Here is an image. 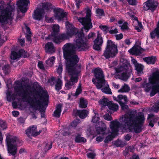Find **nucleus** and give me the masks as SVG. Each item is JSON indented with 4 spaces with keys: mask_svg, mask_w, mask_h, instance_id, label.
Instances as JSON below:
<instances>
[{
    "mask_svg": "<svg viewBox=\"0 0 159 159\" xmlns=\"http://www.w3.org/2000/svg\"><path fill=\"white\" fill-rule=\"evenodd\" d=\"M86 13L85 17H78V20L81 23L83 27L80 32L78 31L75 33L76 38L74 40V44L71 43H67L62 48L64 56L66 60V70L70 75V81L65 84V89H69L76 83L78 79L79 74L80 71V66L76 65L79 59L75 54V51L84 50L87 47L86 41L87 38L84 37L83 29L87 32L92 27L90 17L91 12L89 8L85 9Z\"/></svg>",
    "mask_w": 159,
    "mask_h": 159,
    "instance_id": "obj_1",
    "label": "nucleus"
},
{
    "mask_svg": "<svg viewBox=\"0 0 159 159\" xmlns=\"http://www.w3.org/2000/svg\"><path fill=\"white\" fill-rule=\"evenodd\" d=\"M145 120L142 113L139 112L136 114L135 112H131L130 114L128 113L123 116L120 118V121L121 125H120L119 122L115 120L110 122V129L105 135L108 134L104 142L105 143L111 141L117 134L119 129L120 127L123 131L134 132L139 133L142 130V126Z\"/></svg>",
    "mask_w": 159,
    "mask_h": 159,
    "instance_id": "obj_2",
    "label": "nucleus"
},
{
    "mask_svg": "<svg viewBox=\"0 0 159 159\" xmlns=\"http://www.w3.org/2000/svg\"><path fill=\"white\" fill-rule=\"evenodd\" d=\"M66 33L60 34L58 33L59 29V25H54L53 26L52 35L53 41L56 43H59L64 40L71 38L77 31V29L68 22H66Z\"/></svg>",
    "mask_w": 159,
    "mask_h": 159,
    "instance_id": "obj_3",
    "label": "nucleus"
},
{
    "mask_svg": "<svg viewBox=\"0 0 159 159\" xmlns=\"http://www.w3.org/2000/svg\"><path fill=\"white\" fill-rule=\"evenodd\" d=\"M49 96L47 92L44 91L40 97V101L36 99H32L28 95H25L23 101L28 102L31 108L35 110H39L41 114L42 117L44 116V112L48 105Z\"/></svg>",
    "mask_w": 159,
    "mask_h": 159,
    "instance_id": "obj_4",
    "label": "nucleus"
},
{
    "mask_svg": "<svg viewBox=\"0 0 159 159\" xmlns=\"http://www.w3.org/2000/svg\"><path fill=\"white\" fill-rule=\"evenodd\" d=\"M148 81L149 83H148L147 79H145L142 86L145 92H150L152 97L159 92V71L152 72L149 77Z\"/></svg>",
    "mask_w": 159,
    "mask_h": 159,
    "instance_id": "obj_5",
    "label": "nucleus"
},
{
    "mask_svg": "<svg viewBox=\"0 0 159 159\" xmlns=\"http://www.w3.org/2000/svg\"><path fill=\"white\" fill-rule=\"evenodd\" d=\"M92 72L94 75L95 78L92 79V82L98 89L102 88V91L106 93L111 94L112 92L109 85L104 80V75L102 69L97 68L93 69Z\"/></svg>",
    "mask_w": 159,
    "mask_h": 159,
    "instance_id": "obj_6",
    "label": "nucleus"
},
{
    "mask_svg": "<svg viewBox=\"0 0 159 159\" xmlns=\"http://www.w3.org/2000/svg\"><path fill=\"white\" fill-rule=\"evenodd\" d=\"M115 70L116 78L123 80H126L132 74V67L129 61L124 57L120 58V65Z\"/></svg>",
    "mask_w": 159,
    "mask_h": 159,
    "instance_id": "obj_7",
    "label": "nucleus"
},
{
    "mask_svg": "<svg viewBox=\"0 0 159 159\" xmlns=\"http://www.w3.org/2000/svg\"><path fill=\"white\" fill-rule=\"evenodd\" d=\"M4 2L0 1V22L7 24L9 20H11L12 12L14 10L15 6L13 3H8L7 6L4 7Z\"/></svg>",
    "mask_w": 159,
    "mask_h": 159,
    "instance_id": "obj_8",
    "label": "nucleus"
},
{
    "mask_svg": "<svg viewBox=\"0 0 159 159\" xmlns=\"http://www.w3.org/2000/svg\"><path fill=\"white\" fill-rule=\"evenodd\" d=\"M52 8V6L51 3L48 2H42L41 3V7L38 8L34 11L33 15V18L37 20H42L44 17L45 12L48 11Z\"/></svg>",
    "mask_w": 159,
    "mask_h": 159,
    "instance_id": "obj_9",
    "label": "nucleus"
},
{
    "mask_svg": "<svg viewBox=\"0 0 159 159\" xmlns=\"http://www.w3.org/2000/svg\"><path fill=\"white\" fill-rule=\"evenodd\" d=\"M118 53L117 45L111 40L107 41V47L104 52L103 56L106 59L114 57Z\"/></svg>",
    "mask_w": 159,
    "mask_h": 159,
    "instance_id": "obj_10",
    "label": "nucleus"
},
{
    "mask_svg": "<svg viewBox=\"0 0 159 159\" xmlns=\"http://www.w3.org/2000/svg\"><path fill=\"white\" fill-rule=\"evenodd\" d=\"M14 93L11 96L13 102L12 105L15 108L17 107L19 105L20 101V81L17 80L16 81L13 85Z\"/></svg>",
    "mask_w": 159,
    "mask_h": 159,
    "instance_id": "obj_11",
    "label": "nucleus"
},
{
    "mask_svg": "<svg viewBox=\"0 0 159 159\" xmlns=\"http://www.w3.org/2000/svg\"><path fill=\"white\" fill-rule=\"evenodd\" d=\"M17 138L16 137L12 136L9 134L7 135L6 138V141L8 148V152L13 155L16 152L17 147L15 143Z\"/></svg>",
    "mask_w": 159,
    "mask_h": 159,
    "instance_id": "obj_12",
    "label": "nucleus"
},
{
    "mask_svg": "<svg viewBox=\"0 0 159 159\" xmlns=\"http://www.w3.org/2000/svg\"><path fill=\"white\" fill-rule=\"evenodd\" d=\"M94 115L92 118V121L93 123H96L98 124L99 127H96V131L100 134H105L107 131L106 130V124L102 121H99L100 118L98 112L95 110H93Z\"/></svg>",
    "mask_w": 159,
    "mask_h": 159,
    "instance_id": "obj_13",
    "label": "nucleus"
},
{
    "mask_svg": "<svg viewBox=\"0 0 159 159\" xmlns=\"http://www.w3.org/2000/svg\"><path fill=\"white\" fill-rule=\"evenodd\" d=\"M101 105L102 107L107 106L110 110L114 111H116L118 108V105L112 103L106 98H103L102 100L98 102Z\"/></svg>",
    "mask_w": 159,
    "mask_h": 159,
    "instance_id": "obj_14",
    "label": "nucleus"
},
{
    "mask_svg": "<svg viewBox=\"0 0 159 159\" xmlns=\"http://www.w3.org/2000/svg\"><path fill=\"white\" fill-rule=\"evenodd\" d=\"M113 99L119 102L122 110H125L128 108V106L125 104L128 102L127 97L125 95H119L117 97H113Z\"/></svg>",
    "mask_w": 159,
    "mask_h": 159,
    "instance_id": "obj_15",
    "label": "nucleus"
},
{
    "mask_svg": "<svg viewBox=\"0 0 159 159\" xmlns=\"http://www.w3.org/2000/svg\"><path fill=\"white\" fill-rule=\"evenodd\" d=\"M54 16L56 19L60 21L66 19L67 13L64 12L63 10L59 8L54 10Z\"/></svg>",
    "mask_w": 159,
    "mask_h": 159,
    "instance_id": "obj_16",
    "label": "nucleus"
},
{
    "mask_svg": "<svg viewBox=\"0 0 159 159\" xmlns=\"http://www.w3.org/2000/svg\"><path fill=\"white\" fill-rule=\"evenodd\" d=\"M158 4V3L157 1L153 0H148L145 3L143 7V9L146 10L150 9L153 11L156 8Z\"/></svg>",
    "mask_w": 159,
    "mask_h": 159,
    "instance_id": "obj_17",
    "label": "nucleus"
},
{
    "mask_svg": "<svg viewBox=\"0 0 159 159\" xmlns=\"http://www.w3.org/2000/svg\"><path fill=\"white\" fill-rule=\"evenodd\" d=\"M41 130H39L38 131L37 130V127L36 126L33 125L30 127L25 131V133L29 137L31 136H36L41 133Z\"/></svg>",
    "mask_w": 159,
    "mask_h": 159,
    "instance_id": "obj_18",
    "label": "nucleus"
},
{
    "mask_svg": "<svg viewBox=\"0 0 159 159\" xmlns=\"http://www.w3.org/2000/svg\"><path fill=\"white\" fill-rule=\"evenodd\" d=\"M79 122V120L78 119H76L74 120L72 123L69 128L65 129L64 132L62 133V134L64 136H67L70 135L73 132L72 129L76 127Z\"/></svg>",
    "mask_w": 159,
    "mask_h": 159,
    "instance_id": "obj_19",
    "label": "nucleus"
},
{
    "mask_svg": "<svg viewBox=\"0 0 159 159\" xmlns=\"http://www.w3.org/2000/svg\"><path fill=\"white\" fill-rule=\"evenodd\" d=\"M103 42L101 35L98 32L97 37L94 41V44L93 46L94 49L97 50H100Z\"/></svg>",
    "mask_w": 159,
    "mask_h": 159,
    "instance_id": "obj_20",
    "label": "nucleus"
},
{
    "mask_svg": "<svg viewBox=\"0 0 159 159\" xmlns=\"http://www.w3.org/2000/svg\"><path fill=\"white\" fill-rule=\"evenodd\" d=\"M29 3V0H20V13L22 16L25 15V13L28 9V5Z\"/></svg>",
    "mask_w": 159,
    "mask_h": 159,
    "instance_id": "obj_21",
    "label": "nucleus"
},
{
    "mask_svg": "<svg viewBox=\"0 0 159 159\" xmlns=\"http://www.w3.org/2000/svg\"><path fill=\"white\" fill-rule=\"evenodd\" d=\"M131 61L134 65L135 70L137 71V74L140 75L143 73V66L141 64L138 63L136 60L133 58H131Z\"/></svg>",
    "mask_w": 159,
    "mask_h": 159,
    "instance_id": "obj_22",
    "label": "nucleus"
},
{
    "mask_svg": "<svg viewBox=\"0 0 159 159\" xmlns=\"http://www.w3.org/2000/svg\"><path fill=\"white\" fill-rule=\"evenodd\" d=\"M20 57V49L11 51L10 55V62L12 63L14 61L19 58Z\"/></svg>",
    "mask_w": 159,
    "mask_h": 159,
    "instance_id": "obj_23",
    "label": "nucleus"
},
{
    "mask_svg": "<svg viewBox=\"0 0 159 159\" xmlns=\"http://www.w3.org/2000/svg\"><path fill=\"white\" fill-rule=\"evenodd\" d=\"M126 16L128 17H130L132 20H134V23L137 24L138 27L140 28H142L143 26L142 24L138 21L136 17H134V13L132 11H130L129 12H127L126 14Z\"/></svg>",
    "mask_w": 159,
    "mask_h": 159,
    "instance_id": "obj_24",
    "label": "nucleus"
},
{
    "mask_svg": "<svg viewBox=\"0 0 159 159\" xmlns=\"http://www.w3.org/2000/svg\"><path fill=\"white\" fill-rule=\"evenodd\" d=\"M23 31L25 32V37L27 40L30 43L31 42V37L32 34L30 30V28L26 25L25 27L22 28Z\"/></svg>",
    "mask_w": 159,
    "mask_h": 159,
    "instance_id": "obj_25",
    "label": "nucleus"
},
{
    "mask_svg": "<svg viewBox=\"0 0 159 159\" xmlns=\"http://www.w3.org/2000/svg\"><path fill=\"white\" fill-rule=\"evenodd\" d=\"M147 119L149 121V125L151 127L154 126V124L157 122L159 120L158 117H155L154 115L153 114H149Z\"/></svg>",
    "mask_w": 159,
    "mask_h": 159,
    "instance_id": "obj_26",
    "label": "nucleus"
},
{
    "mask_svg": "<svg viewBox=\"0 0 159 159\" xmlns=\"http://www.w3.org/2000/svg\"><path fill=\"white\" fill-rule=\"evenodd\" d=\"M141 48L139 46H134L131 49L129 50V52L132 54L138 55L140 54Z\"/></svg>",
    "mask_w": 159,
    "mask_h": 159,
    "instance_id": "obj_27",
    "label": "nucleus"
},
{
    "mask_svg": "<svg viewBox=\"0 0 159 159\" xmlns=\"http://www.w3.org/2000/svg\"><path fill=\"white\" fill-rule=\"evenodd\" d=\"M150 35L152 39H154L156 37L159 39V20L157 27L150 33Z\"/></svg>",
    "mask_w": 159,
    "mask_h": 159,
    "instance_id": "obj_28",
    "label": "nucleus"
},
{
    "mask_svg": "<svg viewBox=\"0 0 159 159\" xmlns=\"http://www.w3.org/2000/svg\"><path fill=\"white\" fill-rule=\"evenodd\" d=\"M77 113L80 118L83 119L87 116L89 114V111L85 110H78Z\"/></svg>",
    "mask_w": 159,
    "mask_h": 159,
    "instance_id": "obj_29",
    "label": "nucleus"
},
{
    "mask_svg": "<svg viewBox=\"0 0 159 159\" xmlns=\"http://www.w3.org/2000/svg\"><path fill=\"white\" fill-rule=\"evenodd\" d=\"M45 49L46 52L51 53L54 52L55 50L53 44L51 43H48L45 45Z\"/></svg>",
    "mask_w": 159,
    "mask_h": 159,
    "instance_id": "obj_30",
    "label": "nucleus"
},
{
    "mask_svg": "<svg viewBox=\"0 0 159 159\" xmlns=\"http://www.w3.org/2000/svg\"><path fill=\"white\" fill-rule=\"evenodd\" d=\"M143 60L148 64H154L156 61V57H151L143 58Z\"/></svg>",
    "mask_w": 159,
    "mask_h": 159,
    "instance_id": "obj_31",
    "label": "nucleus"
},
{
    "mask_svg": "<svg viewBox=\"0 0 159 159\" xmlns=\"http://www.w3.org/2000/svg\"><path fill=\"white\" fill-rule=\"evenodd\" d=\"M61 107L62 106L61 104H58L57 105L56 109L54 112V116L57 117H59L60 116L61 111Z\"/></svg>",
    "mask_w": 159,
    "mask_h": 159,
    "instance_id": "obj_32",
    "label": "nucleus"
},
{
    "mask_svg": "<svg viewBox=\"0 0 159 159\" xmlns=\"http://www.w3.org/2000/svg\"><path fill=\"white\" fill-rule=\"evenodd\" d=\"M56 58L54 56L49 57L46 61V64L48 66H52L55 63Z\"/></svg>",
    "mask_w": 159,
    "mask_h": 159,
    "instance_id": "obj_33",
    "label": "nucleus"
},
{
    "mask_svg": "<svg viewBox=\"0 0 159 159\" xmlns=\"http://www.w3.org/2000/svg\"><path fill=\"white\" fill-rule=\"evenodd\" d=\"M55 89L59 91L61 89L62 86V80L60 78L58 79L56 81Z\"/></svg>",
    "mask_w": 159,
    "mask_h": 159,
    "instance_id": "obj_34",
    "label": "nucleus"
},
{
    "mask_svg": "<svg viewBox=\"0 0 159 159\" xmlns=\"http://www.w3.org/2000/svg\"><path fill=\"white\" fill-rule=\"evenodd\" d=\"M88 102L87 100L83 98H81L80 99L79 106L80 107L82 108H85L87 107Z\"/></svg>",
    "mask_w": 159,
    "mask_h": 159,
    "instance_id": "obj_35",
    "label": "nucleus"
},
{
    "mask_svg": "<svg viewBox=\"0 0 159 159\" xmlns=\"http://www.w3.org/2000/svg\"><path fill=\"white\" fill-rule=\"evenodd\" d=\"M52 144L50 142H45L42 145V147L45 151L50 149L52 147Z\"/></svg>",
    "mask_w": 159,
    "mask_h": 159,
    "instance_id": "obj_36",
    "label": "nucleus"
},
{
    "mask_svg": "<svg viewBox=\"0 0 159 159\" xmlns=\"http://www.w3.org/2000/svg\"><path fill=\"white\" fill-rule=\"evenodd\" d=\"M118 23L119 24V26L122 30H127L128 29L127 23L126 22H124L122 20H120L118 21Z\"/></svg>",
    "mask_w": 159,
    "mask_h": 159,
    "instance_id": "obj_37",
    "label": "nucleus"
},
{
    "mask_svg": "<svg viewBox=\"0 0 159 159\" xmlns=\"http://www.w3.org/2000/svg\"><path fill=\"white\" fill-rule=\"evenodd\" d=\"M129 90V87L126 84L122 86L121 89L118 90L119 93H125L128 92Z\"/></svg>",
    "mask_w": 159,
    "mask_h": 159,
    "instance_id": "obj_38",
    "label": "nucleus"
},
{
    "mask_svg": "<svg viewBox=\"0 0 159 159\" xmlns=\"http://www.w3.org/2000/svg\"><path fill=\"white\" fill-rule=\"evenodd\" d=\"M114 144L117 147H122L125 146L126 143L121 140H118L115 142Z\"/></svg>",
    "mask_w": 159,
    "mask_h": 159,
    "instance_id": "obj_39",
    "label": "nucleus"
},
{
    "mask_svg": "<svg viewBox=\"0 0 159 159\" xmlns=\"http://www.w3.org/2000/svg\"><path fill=\"white\" fill-rule=\"evenodd\" d=\"M75 141L76 142H83L86 141V139L84 137H81L80 135L77 136L75 139Z\"/></svg>",
    "mask_w": 159,
    "mask_h": 159,
    "instance_id": "obj_40",
    "label": "nucleus"
},
{
    "mask_svg": "<svg viewBox=\"0 0 159 159\" xmlns=\"http://www.w3.org/2000/svg\"><path fill=\"white\" fill-rule=\"evenodd\" d=\"M127 151H129V152H133L134 151V148L133 146H129L128 148H126L125 150L123 152V154L125 156H127L128 154V152H127L126 153H125V152Z\"/></svg>",
    "mask_w": 159,
    "mask_h": 159,
    "instance_id": "obj_41",
    "label": "nucleus"
},
{
    "mask_svg": "<svg viewBox=\"0 0 159 159\" xmlns=\"http://www.w3.org/2000/svg\"><path fill=\"white\" fill-rule=\"evenodd\" d=\"M106 130L107 131L106 133L105 134H99L98 133H97L98 134H102V136H99L96 139V140L98 142H101L103 140V139L105 137V135L107 134L108 132V131H107V129H106Z\"/></svg>",
    "mask_w": 159,
    "mask_h": 159,
    "instance_id": "obj_42",
    "label": "nucleus"
},
{
    "mask_svg": "<svg viewBox=\"0 0 159 159\" xmlns=\"http://www.w3.org/2000/svg\"><path fill=\"white\" fill-rule=\"evenodd\" d=\"M20 58H26L29 56V54L23 49H20Z\"/></svg>",
    "mask_w": 159,
    "mask_h": 159,
    "instance_id": "obj_43",
    "label": "nucleus"
},
{
    "mask_svg": "<svg viewBox=\"0 0 159 159\" xmlns=\"http://www.w3.org/2000/svg\"><path fill=\"white\" fill-rule=\"evenodd\" d=\"M96 15L98 16H102L104 14V12L103 10L98 8L96 10Z\"/></svg>",
    "mask_w": 159,
    "mask_h": 159,
    "instance_id": "obj_44",
    "label": "nucleus"
},
{
    "mask_svg": "<svg viewBox=\"0 0 159 159\" xmlns=\"http://www.w3.org/2000/svg\"><path fill=\"white\" fill-rule=\"evenodd\" d=\"M152 110L157 113L159 111V103L155 104L152 108Z\"/></svg>",
    "mask_w": 159,
    "mask_h": 159,
    "instance_id": "obj_45",
    "label": "nucleus"
},
{
    "mask_svg": "<svg viewBox=\"0 0 159 159\" xmlns=\"http://www.w3.org/2000/svg\"><path fill=\"white\" fill-rule=\"evenodd\" d=\"M9 66L8 64L4 65L2 68V70H3V72L6 74H8L9 72Z\"/></svg>",
    "mask_w": 159,
    "mask_h": 159,
    "instance_id": "obj_46",
    "label": "nucleus"
},
{
    "mask_svg": "<svg viewBox=\"0 0 159 159\" xmlns=\"http://www.w3.org/2000/svg\"><path fill=\"white\" fill-rule=\"evenodd\" d=\"M99 27L105 33L109 31V28L106 26L101 25L99 26Z\"/></svg>",
    "mask_w": 159,
    "mask_h": 159,
    "instance_id": "obj_47",
    "label": "nucleus"
},
{
    "mask_svg": "<svg viewBox=\"0 0 159 159\" xmlns=\"http://www.w3.org/2000/svg\"><path fill=\"white\" fill-rule=\"evenodd\" d=\"M6 128L7 125L6 123L0 120V130L6 129Z\"/></svg>",
    "mask_w": 159,
    "mask_h": 159,
    "instance_id": "obj_48",
    "label": "nucleus"
},
{
    "mask_svg": "<svg viewBox=\"0 0 159 159\" xmlns=\"http://www.w3.org/2000/svg\"><path fill=\"white\" fill-rule=\"evenodd\" d=\"M62 65L61 64H59L58 67L57 69V72L60 75L62 73Z\"/></svg>",
    "mask_w": 159,
    "mask_h": 159,
    "instance_id": "obj_49",
    "label": "nucleus"
},
{
    "mask_svg": "<svg viewBox=\"0 0 159 159\" xmlns=\"http://www.w3.org/2000/svg\"><path fill=\"white\" fill-rule=\"evenodd\" d=\"M104 118L105 119L108 121H110L112 120V118L111 115H109V114H106L104 116Z\"/></svg>",
    "mask_w": 159,
    "mask_h": 159,
    "instance_id": "obj_50",
    "label": "nucleus"
},
{
    "mask_svg": "<svg viewBox=\"0 0 159 159\" xmlns=\"http://www.w3.org/2000/svg\"><path fill=\"white\" fill-rule=\"evenodd\" d=\"M82 91V89L81 87V86L80 84L78 88L76 89V92L75 93V95L76 96H77L79 95Z\"/></svg>",
    "mask_w": 159,
    "mask_h": 159,
    "instance_id": "obj_51",
    "label": "nucleus"
},
{
    "mask_svg": "<svg viewBox=\"0 0 159 159\" xmlns=\"http://www.w3.org/2000/svg\"><path fill=\"white\" fill-rule=\"evenodd\" d=\"M76 96L75 95H74L72 93H69L68 95V99L71 100L75 98Z\"/></svg>",
    "mask_w": 159,
    "mask_h": 159,
    "instance_id": "obj_52",
    "label": "nucleus"
},
{
    "mask_svg": "<svg viewBox=\"0 0 159 159\" xmlns=\"http://www.w3.org/2000/svg\"><path fill=\"white\" fill-rule=\"evenodd\" d=\"M86 134L87 136H89L92 134L93 132L91 131V128H89L87 129L86 131Z\"/></svg>",
    "mask_w": 159,
    "mask_h": 159,
    "instance_id": "obj_53",
    "label": "nucleus"
},
{
    "mask_svg": "<svg viewBox=\"0 0 159 159\" xmlns=\"http://www.w3.org/2000/svg\"><path fill=\"white\" fill-rule=\"evenodd\" d=\"M128 1L130 5H134L137 3V0H128Z\"/></svg>",
    "mask_w": 159,
    "mask_h": 159,
    "instance_id": "obj_54",
    "label": "nucleus"
},
{
    "mask_svg": "<svg viewBox=\"0 0 159 159\" xmlns=\"http://www.w3.org/2000/svg\"><path fill=\"white\" fill-rule=\"evenodd\" d=\"M54 19V17H51L50 18L49 17H46V20L47 22H52Z\"/></svg>",
    "mask_w": 159,
    "mask_h": 159,
    "instance_id": "obj_55",
    "label": "nucleus"
},
{
    "mask_svg": "<svg viewBox=\"0 0 159 159\" xmlns=\"http://www.w3.org/2000/svg\"><path fill=\"white\" fill-rule=\"evenodd\" d=\"M115 36L117 40H119L122 39L123 38L122 34H116Z\"/></svg>",
    "mask_w": 159,
    "mask_h": 159,
    "instance_id": "obj_56",
    "label": "nucleus"
},
{
    "mask_svg": "<svg viewBox=\"0 0 159 159\" xmlns=\"http://www.w3.org/2000/svg\"><path fill=\"white\" fill-rule=\"evenodd\" d=\"M88 157L89 158L93 159L95 156V154L94 153H89L87 154Z\"/></svg>",
    "mask_w": 159,
    "mask_h": 159,
    "instance_id": "obj_57",
    "label": "nucleus"
},
{
    "mask_svg": "<svg viewBox=\"0 0 159 159\" xmlns=\"http://www.w3.org/2000/svg\"><path fill=\"white\" fill-rule=\"evenodd\" d=\"M38 66L40 69H44V66L43 62L42 61H39L38 63Z\"/></svg>",
    "mask_w": 159,
    "mask_h": 159,
    "instance_id": "obj_58",
    "label": "nucleus"
},
{
    "mask_svg": "<svg viewBox=\"0 0 159 159\" xmlns=\"http://www.w3.org/2000/svg\"><path fill=\"white\" fill-rule=\"evenodd\" d=\"M12 114L14 117H17L19 114V112L17 111H13L12 112Z\"/></svg>",
    "mask_w": 159,
    "mask_h": 159,
    "instance_id": "obj_59",
    "label": "nucleus"
},
{
    "mask_svg": "<svg viewBox=\"0 0 159 159\" xmlns=\"http://www.w3.org/2000/svg\"><path fill=\"white\" fill-rule=\"evenodd\" d=\"M54 78L53 77L52 78L48 80V82L50 83L52 85H54Z\"/></svg>",
    "mask_w": 159,
    "mask_h": 159,
    "instance_id": "obj_60",
    "label": "nucleus"
},
{
    "mask_svg": "<svg viewBox=\"0 0 159 159\" xmlns=\"http://www.w3.org/2000/svg\"><path fill=\"white\" fill-rule=\"evenodd\" d=\"M131 136L129 134H128L125 135V139L126 141H129L131 138Z\"/></svg>",
    "mask_w": 159,
    "mask_h": 159,
    "instance_id": "obj_61",
    "label": "nucleus"
},
{
    "mask_svg": "<svg viewBox=\"0 0 159 159\" xmlns=\"http://www.w3.org/2000/svg\"><path fill=\"white\" fill-rule=\"evenodd\" d=\"M109 33L110 34H116L118 33V31L116 29H115L114 30H111L109 31Z\"/></svg>",
    "mask_w": 159,
    "mask_h": 159,
    "instance_id": "obj_62",
    "label": "nucleus"
},
{
    "mask_svg": "<svg viewBox=\"0 0 159 159\" xmlns=\"http://www.w3.org/2000/svg\"><path fill=\"white\" fill-rule=\"evenodd\" d=\"M25 39H20V46H23L25 45Z\"/></svg>",
    "mask_w": 159,
    "mask_h": 159,
    "instance_id": "obj_63",
    "label": "nucleus"
},
{
    "mask_svg": "<svg viewBox=\"0 0 159 159\" xmlns=\"http://www.w3.org/2000/svg\"><path fill=\"white\" fill-rule=\"evenodd\" d=\"M94 35V34L93 33L91 32L90 33L87 37V39H89L90 38H92V37H93Z\"/></svg>",
    "mask_w": 159,
    "mask_h": 159,
    "instance_id": "obj_64",
    "label": "nucleus"
}]
</instances>
